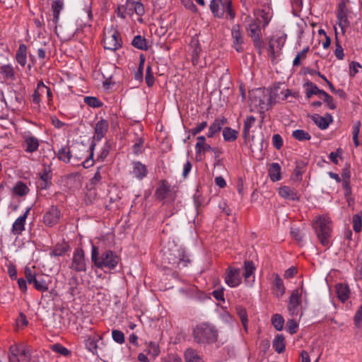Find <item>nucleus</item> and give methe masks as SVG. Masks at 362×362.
Here are the masks:
<instances>
[{
  "label": "nucleus",
  "instance_id": "obj_32",
  "mask_svg": "<svg viewBox=\"0 0 362 362\" xmlns=\"http://www.w3.org/2000/svg\"><path fill=\"white\" fill-rule=\"evenodd\" d=\"M25 355V349L22 345L13 344L9 349V361L10 362H16L18 356Z\"/></svg>",
  "mask_w": 362,
  "mask_h": 362
},
{
  "label": "nucleus",
  "instance_id": "obj_48",
  "mask_svg": "<svg viewBox=\"0 0 362 362\" xmlns=\"http://www.w3.org/2000/svg\"><path fill=\"white\" fill-rule=\"evenodd\" d=\"M272 323L276 330L280 331L284 327V319L281 315L275 314L272 317Z\"/></svg>",
  "mask_w": 362,
  "mask_h": 362
},
{
  "label": "nucleus",
  "instance_id": "obj_62",
  "mask_svg": "<svg viewBox=\"0 0 362 362\" xmlns=\"http://www.w3.org/2000/svg\"><path fill=\"white\" fill-rule=\"evenodd\" d=\"M52 350L63 356H67L69 354V351L66 347L63 346L59 344H54L52 346Z\"/></svg>",
  "mask_w": 362,
  "mask_h": 362
},
{
  "label": "nucleus",
  "instance_id": "obj_60",
  "mask_svg": "<svg viewBox=\"0 0 362 362\" xmlns=\"http://www.w3.org/2000/svg\"><path fill=\"white\" fill-rule=\"evenodd\" d=\"M298 324L296 321L293 319L288 320L286 323V329L287 331L293 334L297 332Z\"/></svg>",
  "mask_w": 362,
  "mask_h": 362
},
{
  "label": "nucleus",
  "instance_id": "obj_23",
  "mask_svg": "<svg viewBox=\"0 0 362 362\" xmlns=\"http://www.w3.org/2000/svg\"><path fill=\"white\" fill-rule=\"evenodd\" d=\"M156 195L160 199L170 198L173 200L175 199V194L172 192L168 182L165 180L162 181L161 184L156 191Z\"/></svg>",
  "mask_w": 362,
  "mask_h": 362
},
{
  "label": "nucleus",
  "instance_id": "obj_56",
  "mask_svg": "<svg viewBox=\"0 0 362 362\" xmlns=\"http://www.w3.org/2000/svg\"><path fill=\"white\" fill-rule=\"evenodd\" d=\"M320 98L323 100L324 103H326V105L329 109L334 110L336 108V105L334 102L333 98L327 93L325 92L322 97Z\"/></svg>",
  "mask_w": 362,
  "mask_h": 362
},
{
  "label": "nucleus",
  "instance_id": "obj_59",
  "mask_svg": "<svg viewBox=\"0 0 362 362\" xmlns=\"http://www.w3.org/2000/svg\"><path fill=\"white\" fill-rule=\"evenodd\" d=\"M354 321L356 327H361L362 326V305L356 312Z\"/></svg>",
  "mask_w": 362,
  "mask_h": 362
},
{
  "label": "nucleus",
  "instance_id": "obj_63",
  "mask_svg": "<svg viewBox=\"0 0 362 362\" xmlns=\"http://www.w3.org/2000/svg\"><path fill=\"white\" fill-rule=\"evenodd\" d=\"M182 3L187 9L192 12L196 13L197 11V8L193 0H182Z\"/></svg>",
  "mask_w": 362,
  "mask_h": 362
},
{
  "label": "nucleus",
  "instance_id": "obj_21",
  "mask_svg": "<svg viewBox=\"0 0 362 362\" xmlns=\"http://www.w3.org/2000/svg\"><path fill=\"white\" fill-rule=\"evenodd\" d=\"M213 147L206 143V138L204 136L197 137V142L195 144V153L197 159L202 160V156L207 151H211Z\"/></svg>",
  "mask_w": 362,
  "mask_h": 362
},
{
  "label": "nucleus",
  "instance_id": "obj_9",
  "mask_svg": "<svg viewBox=\"0 0 362 362\" xmlns=\"http://www.w3.org/2000/svg\"><path fill=\"white\" fill-rule=\"evenodd\" d=\"M69 268L76 272L86 271V260L82 248H76L74 253Z\"/></svg>",
  "mask_w": 362,
  "mask_h": 362
},
{
  "label": "nucleus",
  "instance_id": "obj_47",
  "mask_svg": "<svg viewBox=\"0 0 362 362\" xmlns=\"http://www.w3.org/2000/svg\"><path fill=\"white\" fill-rule=\"evenodd\" d=\"M292 136L300 141H308L311 139V136L308 132L303 130V129H296L293 132Z\"/></svg>",
  "mask_w": 362,
  "mask_h": 362
},
{
  "label": "nucleus",
  "instance_id": "obj_22",
  "mask_svg": "<svg viewBox=\"0 0 362 362\" xmlns=\"http://www.w3.org/2000/svg\"><path fill=\"white\" fill-rule=\"evenodd\" d=\"M286 35L280 33L273 36L269 41V51L273 54L282 49L286 40Z\"/></svg>",
  "mask_w": 362,
  "mask_h": 362
},
{
  "label": "nucleus",
  "instance_id": "obj_52",
  "mask_svg": "<svg viewBox=\"0 0 362 362\" xmlns=\"http://www.w3.org/2000/svg\"><path fill=\"white\" fill-rule=\"evenodd\" d=\"M236 311L242 322L243 325L246 329V326L248 321L246 310L241 306H238L236 308Z\"/></svg>",
  "mask_w": 362,
  "mask_h": 362
},
{
  "label": "nucleus",
  "instance_id": "obj_46",
  "mask_svg": "<svg viewBox=\"0 0 362 362\" xmlns=\"http://www.w3.org/2000/svg\"><path fill=\"white\" fill-rule=\"evenodd\" d=\"M132 44L134 47L141 50H146L148 49L146 39L141 35L135 36Z\"/></svg>",
  "mask_w": 362,
  "mask_h": 362
},
{
  "label": "nucleus",
  "instance_id": "obj_33",
  "mask_svg": "<svg viewBox=\"0 0 362 362\" xmlns=\"http://www.w3.org/2000/svg\"><path fill=\"white\" fill-rule=\"evenodd\" d=\"M27 49L25 44H21L16 51V59L21 66H25L27 63Z\"/></svg>",
  "mask_w": 362,
  "mask_h": 362
},
{
  "label": "nucleus",
  "instance_id": "obj_15",
  "mask_svg": "<svg viewBox=\"0 0 362 362\" xmlns=\"http://www.w3.org/2000/svg\"><path fill=\"white\" fill-rule=\"evenodd\" d=\"M23 145L25 151L27 153H34L38 150L40 146L39 139L31 134L30 132H25L23 135Z\"/></svg>",
  "mask_w": 362,
  "mask_h": 362
},
{
  "label": "nucleus",
  "instance_id": "obj_1",
  "mask_svg": "<svg viewBox=\"0 0 362 362\" xmlns=\"http://www.w3.org/2000/svg\"><path fill=\"white\" fill-rule=\"evenodd\" d=\"M119 257L110 250L99 251L98 247L92 245L91 261L99 269H114L119 262Z\"/></svg>",
  "mask_w": 362,
  "mask_h": 362
},
{
  "label": "nucleus",
  "instance_id": "obj_29",
  "mask_svg": "<svg viewBox=\"0 0 362 362\" xmlns=\"http://www.w3.org/2000/svg\"><path fill=\"white\" fill-rule=\"evenodd\" d=\"M226 122V119L224 117L216 118L214 122L210 125L207 136L212 138L214 136L221 130L222 127Z\"/></svg>",
  "mask_w": 362,
  "mask_h": 362
},
{
  "label": "nucleus",
  "instance_id": "obj_5",
  "mask_svg": "<svg viewBox=\"0 0 362 362\" xmlns=\"http://www.w3.org/2000/svg\"><path fill=\"white\" fill-rule=\"evenodd\" d=\"M231 0H211L210 9L215 17L233 20L235 13L231 8Z\"/></svg>",
  "mask_w": 362,
  "mask_h": 362
},
{
  "label": "nucleus",
  "instance_id": "obj_2",
  "mask_svg": "<svg viewBox=\"0 0 362 362\" xmlns=\"http://www.w3.org/2000/svg\"><path fill=\"white\" fill-rule=\"evenodd\" d=\"M192 337L197 344L207 345L217 341L218 333L216 327L212 324L202 322L193 329Z\"/></svg>",
  "mask_w": 362,
  "mask_h": 362
},
{
  "label": "nucleus",
  "instance_id": "obj_24",
  "mask_svg": "<svg viewBox=\"0 0 362 362\" xmlns=\"http://www.w3.org/2000/svg\"><path fill=\"white\" fill-rule=\"evenodd\" d=\"M311 118L315 124L321 129H326L333 121L332 116L329 113H327L325 116L315 114Z\"/></svg>",
  "mask_w": 362,
  "mask_h": 362
},
{
  "label": "nucleus",
  "instance_id": "obj_64",
  "mask_svg": "<svg viewBox=\"0 0 362 362\" xmlns=\"http://www.w3.org/2000/svg\"><path fill=\"white\" fill-rule=\"evenodd\" d=\"M69 285L71 286L70 288H69V293L71 294V296H74L76 294V287L78 285L77 279L76 277H72L69 280Z\"/></svg>",
  "mask_w": 362,
  "mask_h": 362
},
{
  "label": "nucleus",
  "instance_id": "obj_55",
  "mask_svg": "<svg viewBox=\"0 0 362 362\" xmlns=\"http://www.w3.org/2000/svg\"><path fill=\"white\" fill-rule=\"evenodd\" d=\"M112 337L113 340L119 344H123L125 341L124 333L117 329L112 330Z\"/></svg>",
  "mask_w": 362,
  "mask_h": 362
},
{
  "label": "nucleus",
  "instance_id": "obj_27",
  "mask_svg": "<svg viewBox=\"0 0 362 362\" xmlns=\"http://www.w3.org/2000/svg\"><path fill=\"white\" fill-rule=\"evenodd\" d=\"M40 177L42 180L40 187L43 189H47L51 185L52 170L50 166L45 165L42 172L40 173Z\"/></svg>",
  "mask_w": 362,
  "mask_h": 362
},
{
  "label": "nucleus",
  "instance_id": "obj_44",
  "mask_svg": "<svg viewBox=\"0 0 362 362\" xmlns=\"http://www.w3.org/2000/svg\"><path fill=\"white\" fill-rule=\"evenodd\" d=\"M115 69V67L112 64H105L101 66L100 69V72L103 76V78L107 81L111 80L112 77V71ZM107 82L105 83V84Z\"/></svg>",
  "mask_w": 362,
  "mask_h": 362
},
{
  "label": "nucleus",
  "instance_id": "obj_36",
  "mask_svg": "<svg viewBox=\"0 0 362 362\" xmlns=\"http://www.w3.org/2000/svg\"><path fill=\"white\" fill-rule=\"evenodd\" d=\"M269 175L272 181L276 182L281 180V166L277 163H272L268 170Z\"/></svg>",
  "mask_w": 362,
  "mask_h": 362
},
{
  "label": "nucleus",
  "instance_id": "obj_20",
  "mask_svg": "<svg viewBox=\"0 0 362 362\" xmlns=\"http://www.w3.org/2000/svg\"><path fill=\"white\" fill-rule=\"evenodd\" d=\"M255 266L252 261H245L244 262V273L242 275L244 276L245 282L248 286H252L255 282Z\"/></svg>",
  "mask_w": 362,
  "mask_h": 362
},
{
  "label": "nucleus",
  "instance_id": "obj_54",
  "mask_svg": "<svg viewBox=\"0 0 362 362\" xmlns=\"http://www.w3.org/2000/svg\"><path fill=\"white\" fill-rule=\"evenodd\" d=\"M95 144H92L90 146V154L89 157L87 158L83 163L82 165L85 168H88L91 167L93 165L94 160L93 159V151L95 148Z\"/></svg>",
  "mask_w": 362,
  "mask_h": 362
},
{
  "label": "nucleus",
  "instance_id": "obj_37",
  "mask_svg": "<svg viewBox=\"0 0 362 362\" xmlns=\"http://www.w3.org/2000/svg\"><path fill=\"white\" fill-rule=\"evenodd\" d=\"M64 8V0H54L52 4L53 22L56 24L59 18L61 11Z\"/></svg>",
  "mask_w": 362,
  "mask_h": 362
},
{
  "label": "nucleus",
  "instance_id": "obj_14",
  "mask_svg": "<svg viewBox=\"0 0 362 362\" xmlns=\"http://www.w3.org/2000/svg\"><path fill=\"white\" fill-rule=\"evenodd\" d=\"M255 19L262 23L263 28H265L270 22L272 16L273 11L269 6H265L262 9L256 10L254 12Z\"/></svg>",
  "mask_w": 362,
  "mask_h": 362
},
{
  "label": "nucleus",
  "instance_id": "obj_57",
  "mask_svg": "<svg viewBox=\"0 0 362 362\" xmlns=\"http://www.w3.org/2000/svg\"><path fill=\"white\" fill-rule=\"evenodd\" d=\"M148 353L153 357H156L160 354L159 346L155 342H150L148 345Z\"/></svg>",
  "mask_w": 362,
  "mask_h": 362
},
{
  "label": "nucleus",
  "instance_id": "obj_26",
  "mask_svg": "<svg viewBox=\"0 0 362 362\" xmlns=\"http://www.w3.org/2000/svg\"><path fill=\"white\" fill-rule=\"evenodd\" d=\"M108 127L107 120L102 119L98 121L95 124L93 139L98 141H100L106 134Z\"/></svg>",
  "mask_w": 362,
  "mask_h": 362
},
{
  "label": "nucleus",
  "instance_id": "obj_30",
  "mask_svg": "<svg viewBox=\"0 0 362 362\" xmlns=\"http://www.w3.org/2000/svg\"><path fill=\"white\" fill-rule=\"evenodd\" d=\"M337 20L338 25L342 30V33H344L345 30L349 27V21L347 18V15L346 11L341 6L339 7L337 12Z\"/></svg>",
  "mask_w": 362,
  "mask_h": 362
},
{
  "label": "nucleus",
  "instance_id": "obj_41",
  "mask_svg": "<svg viewBox=\"0 0 362 362\" xmlns=\"http://www.w3.org/2000/svg\"><path fill=\"white\" fill-rule=\"evenodd\" d=\"M186 362H203L199 354L192 349H187L185 353Z\"/></svg>",
  "mask_w": 362,
  "mask_h": 362
},
{
  "label": "nucleus",
  "instance_id": "obj_19",
  "mask_svg": "<svg viewBox=\"0 0 362 362\" xmlns=\"http://www.w3.org/2000/svg\"><path fill=\"white\" fill-rule=\"evenodd\" d=\"M278 193L283 199L289 201H298L300 200V194L298 190L289 186H281L278 189Z\"/></svg>",
  "mask_w": 362,
  "mask_h": 362
},
{
  "label": "nucleus",
  "instance_id": "obj_38",
  "mask_svg": "<svg viewBox=\"0 0 362 362\" xmlns=\"http://www.w3.org/2000/svg\"><path fill=\"white\" fill-rule=\"evenodd\" d=\"M13 192L18 197H23L28 194L29 188L22 181H18L13 187Z\"/></svg>",
  "mask_w": 362,
  "mask_h": 362
},
{
  "label": "nucleus",
  "instance_id": "obj_40",
  "mask_svg": "<svg viewBox=\"0 0 362 362\" xmlns=\"http://www.w3.org/2000/svg\"><path fill=\"white\" fill-rule=\"evenodd\" d=\"M73 153L74 149L71 151L69 148L66 146L62 147L59 150L58 158L64 163H69L73 156Z\"/></svg>",
  "mask_w": 362,
  "mask_h": 362
},
{
  "label": "nucleus",
  "instance_id": "obj_3",
  "mask_svg": "<svg viewBox=\"0 0 362 362\" xmlns=\"http://www.w3.org/2000/svg\"><path fill=\"white\" fill-rule=\"evenodd\" d=\"M313 228L320 243L323 246H328L332 233L330 218L326 216L315 217L313 222Z\"/></svg>",
  "mask_w": 362,
  "mask_h": 362
},
{
  "label": "nucleus",
  "instance_id": "obj_31",
  "mask_svg": "<svg viewBox=\"0 0 362 362\" xmlns=\"http://www.w3.org/2000/svg\"><path fill=\"white\" fill-rule=\"evenodd\" d=\"M336 292L338 298L341 302L346 301L350 296V289L346 284H338L336 285Z\"/></svg>",
  "mask_w": 362,
  "mask_h": 362
},
{
  "label": "nucleus",
  "instance_id": "obj_4",
  "mask_svg": "<svg viewBox=\"0 0 362 362\" xmlns=\"http://www.w3.org/2000/svg\"><path fill=\"white\" fill-rule=\"evenodd\" d=\"M25 277L28 284H33V287L38 291L45 292L48 291L51 284V277L49 275L36 273L28 267L25 268Z\"/></svg>",
  "mask_w": 362,
  "mask_h": 362
},
{
  "label": "nucleus",
  "instance_id": "obj_49",
  "mask_svg": "<svg viewBox=\"0 0 362 362\" xmlns=\"http://www.w3.org/2000/svg\"><path fill=\"white\" fill-rule=\"evenodd\" d=\"M1 73L6 78H13L15 75L13 67L11 64H5L1 67Z\"/></svg>",
  "mask_w": 362,
  "mask_h": 362
},
{
  "label": "nucleus",
  "instance_id": "obj_53",
  "mask_svg": "<svg viewBox=\"0 0 362 362\" xmlns=\"http://www.w3.org/2000/svg\"><path fill=\"white\" fill-rule=\"evenodd\" d=\"M84 103L92 107H99L102 105V103L96 97L92 96L85 97Z\"/></svg>",
  "mask_w": 362,
  "mask_h": 362
},
{
  "label": "nucleus",
  "instance_id": "obj_7",
  "mask_svg": "<svg viewBox=\"0 0 362 362\" xmlns=\"http://www.w3.org/2000/svg\"><path fill=\"white\" fill-rule=\"evenodd\" d=\"M122 41L118 30L111 26L105 28L103 37V47L106 49L115 51L122 47Z\"/></svg>",
  "mask_w": 362,
  "mask_h": 362
},
{
  "label": "nucleus",
  "instance_id": "obj_13",
  "mask_svg": "<svg viewBox=\"0 0 362 362\" xmlns=\"http://www.w3.org/2000/svg\"><path fill=\"white\" fill-rule=\"evenodd\" d=\"M61 213L59 209L54 206H52L45 212L43 216L44 223L49 227L56 225L60 219Z\"/></svg>",
  "mask_w": 362,
  "mask_h": 362
},
{
  "label": "nucleus",
  "instance_id": "obj_11",
  "mask_svg": "<svg viewBox=\"0 0 362 362\" xmlns=\"http://www.w3.org/2000/svg\"><path fill=\"white\" fill-rule=\"evenodd\" d=\"M224 280L226 284L231 288L239 286L242 281L240 269L228 267L226 272Z\"/></svg>",
  "mask_w": 362,
  "mask_h": 362
},
{
  "label": "nucleus",
  "instance_id": "obj_28",
  "mask_svg": "<svg viewBox=\"0 0 362 362\" xmlns=\"http://www.w3.org/2000/svg\"><path fill=\"white\" fill-rule=\"evenodd\" d=\"M132 165V173L136 178L141 180L147 175L148 170L144 164L139 161H134Z\"/></svg>",
  "mask_w": 362,
  "mask_h": 362
},
{
  "label": "nucleus",
  "instance_id": "obj_51",
  "mask_svg": "<svg viewBox=\"0 0 362 362\" xmlns=\"http://www.w3.org/2000/svg\"><path fill=\"white\" fill-rule=\"evenodd\" d=\"M353 228L356 233H359L362 230V216L360 214H355L353 216Z\"/></svg>",
  "mask_w": 362,
  "mask_h": 362
},
{
  "label": "nucleus",
  "instance_id": "obj_58",
  "mask_svg": "<svg viewBox=\"0 0 362 362\" xmlns=\"http://www.w3.org/2000/svg\"><path fill=\"white\" fill-rule=\"evenodd\" d=\"M284 141L280 134H276L272 136V144L275 148L279 150L283 146Z\"/></svg>",
  "mask_w": 362,
  "mask_h": 362
},
{
  "label": "nucleus",
  "instance_id": "obj_17",
  "mask_svg": "<svg viewBox=\"0 0 362 362\" xmlns=\"http://www.w3.org/2000/svg\"><path fill=\"white\" fill-rule=\"evenodd\" d=\"M124 6L129 16H132L134 13L141 16L144 13V6L141 0H126Z\"/></svg>",
  "mask_w": 362,
  "mask_h": 362
},
{
  "label": "nucleus",
  "instance_id": "obj_25",
  "mask_svg": "<svg viewBox=\"0 0 362 362\" xmlns=\"http://www.w3.org/2000/svg\"><path fill=\"white\" fill-rule=\"evenodd\" d=\"M274 277L272 287V293L277 298H280L285 293V286L279 274H274Z\"/></svg>",
  "mask_w": 362,
  "mask_h": 362
},
{
  "label": "nucleus",
  "instance_id": "obj_43",
  "mask_svg": "<svg viewBox=\"0 0 362 362\" xmlns=\"http://www.w3.org/2000/svg\"><path fill=\"white\" fill-rule=\"evenodd\" d=\"M273 348L277 353H281L285 349L284 338L282 335L278 334L273 341Z\"/></svg>",
  "mask_w": 362,
  "mask_h": 362
},
{
  "label": "nucleus",
  "instance_id": "obj_12",
  "mask_svg": "<svg viewBox=\"0 0 362 362\" xmlns=\"http://www.w3.org/2000/svg\"><path fill=\"white\" fill-rule=\"evenodd\" d=\"M231 37L235 50L238 52H243L244 50V38L240 26L238 24H235L232 27Z\"/></svg>",
  "mask_w": 362,
  "mask_h": 362
},
{
  "label": "nucleus",
  "instance_id": "obj_42",
  "mask_svg": "<svg viewBox=\"0 0 362 362\" xmlns=\"http://www.w3.org/2000/svg\"><path fill=\"white\" fill-rule=\"evenodd\" d=\"M256 122V118L254 116H248L244 121V127L243 130V136L246 138Z\"/></svg>",
  "mask_w": 362,
  "mask_h": 362
},
{
  "label": "nucleus",
  "instance_id": "obj_18",
  "mask_svg": "<svg viewBox=\"0 0 362 362\" xmlns=\"http://www.w3.org/2000/svg\"><path fill=\"white\" fill-rule=\"evenodd\" d=\"M250 100L255 106L262 111L269 110L272 106V98L263 95L261 91H259L254 98L251 97Z\"/></svg>",
  "mask_w": 362,
  "mask_h": 362
},
{
  "label": "nucleus",
  "instance_id": "obj_50",
  "mask_svg": "<svg viewBox=\"0 0 362 362\" xmlns=\"http://www.w3.org/2000/svg\"><path fill=\"white\" fill-rule=\"evenodd\" d=\"M45 88H46V86L42 82H40L37 83V88L35 90L33 95V99L34 103H40V96L41 94L45 93Z\"/></svg>",
  "mask_w": 362,
  "mask_h": 362
},
{
  "label": "nucleus",
  "instance_id": "obj_61",
  "mask_svg": "<svg viewBox=\"0 0 362 362\" xmlns=\"http://www.w3.org/2000/svg\"><path fill=\"white\" fill-rule=\"evenodd\" d=\"M207 127V122L204 121L198 124L195 127L190 129V133L195 136L203 131Z\"/></svg>",
  "mask_w": 362,
  "mask_h": 362
},
{
  "label": "nucleus",
  "instance_id": "obj_35",
  "mask_svg": "<svg viewBox=\"0 0 362 362\" xmlns=\"http://www.w3.org/2000/svg\"><path fill=\"white\" fill-rule=\"evenodd\" d=\"M305 86H307L305 95L307 98H310L313 95H317L320 98H322L325 93V90L320 89L314 83L309 81L307 82Z\"/></svg>",
  "mask_w": 362,
  "mask_h": 362
},
{
  "label": "nucleus",
  "instance_id": "obj_6",
  "mask_svg": "<svg viewBox=\"0 0 362 362\" xmlns=\"http://www.w3.org/2000/svg\"><path fill=\"white\" fill-rule=\"evenodd\" d=\"M165 257L169 264L178 269L187 267L190 262L185 250L177 246H175L168 253H166Z\"/></svg>",
  "mask_w": 362,
  "mask_h": 362
},
{
  "label": "nucleus",
  "instance_id": "obj_16",
  "mask_svg": "<svg viewBox=\"0 0 362 362\" xmlns=\"http://www.w3.org/2000/svg\"><path fill=\"white\" fill-rule=\"evenodd\" d=\"M30 207L27 208L24 214L17 218L13 222L11 227V233L14 235L18 236L21 235V233L25 230V221L30 211Z\"/></svg>",
  "mask_w": 362,
  "mask_h": 362
},
{
  "label": "nucleus",
  "instance_id": "obj_10",
  "mask_svg": "<svg viewBox=\"0 0 362 362\" xmlns=\"http://www.w3.org/2000/svg\"><path fill=\"white\" fill-rule=\"evenodd\" d=\"M300 296V291L295 289L289 298L288 310L292 316H301L303 314Z\"/></svg>",
  "mask_w": 362,
  "mask_h": 362
},
{
  "label": "nucleus",
  "instance_id": "obj_8",
  "mask_svg": "<svg viewBox=\"0 0 362 362\" xmlns=\"http://www.w3.org/2000/svg\"><path fill=\"white\" fill-rule=\"evenodd\" d=\"M247 23V31L249 36L252 38L255 47L260 49L262 47V33L261 27L257 19L247 16L245 19Z\"/></svg>",
  "mask_w": 362,
  "mask_h": 362
},
{
  "label": "nucleus",
  "instance_id": "obj_45",
  "mask_svg": "<svg viewBox=\"0 0 362 362\" xmlns=\"http://www.w3.org/2000/svg\"><path fill=\"white\" fill-rule=\"evenodd\" d=\"M238 132L230 127H225L223 130V136L226 141H234L238 137Z\"/></svg>",
  "mask_w": 362,
  "mask_h": 362
},
{
  "label": "nucleus",
  "instance_id": "obj_34",
  "mask_svg": "<svg viewBox=\"0 0 362 362\" xmlns=\"http://www.w3.org/2000/svg\"><path fill=\"white\" fill-rule=\"evenodd\" d=\"M101 339L100 337L88 336L85 340L86 349L94 355L98 354V341Z\"/></svg>",
  "mask_w": 362,
  "mask_h": 362
},
{
  "label": "nucleus",
  "instance_id": "obj_39",
  "mask_svg": "<svg viewBox=\"0 0 362 362\" xmlns=\"http://www.w3.org/2000/svg\"><path fill=\"white\" fill-rule=\"evenodd\" d=\"M69 249V245L66 243L57 244L51 250L49 255L51 257H60L64 255Z\"/></svg>",
  "mask_w": 362,
  "mask_h": 362
}]
</instances>
